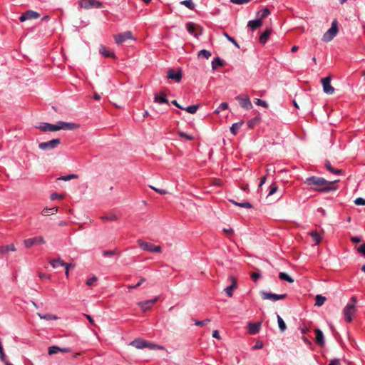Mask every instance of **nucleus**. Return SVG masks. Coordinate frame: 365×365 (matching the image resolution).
<instances>
[{
  "label": "nucleus",
  "instance_id": "nucleus-1",
  "mask_svg": "<svg viewBox=\"0 0 365 365\" xmlns=\"http://www.w3.org/2000/svg\"><path fill=\"white\" fill-rule=\"evenodd\" d=\"M339 182V180L328 181L326 179L318 176H311L304 180V183L309 185L310 190L324 193L337 190L338 186L336 185V183Z\"/></svg>",
  "mask_w": 365,
  "mask_h": 365
},
{
  "label": "nucleus",
  "instance_id": "nucleus-2",
  "mask_svg": "<svg viewBox=\"0 0 365 365\" xmlns=\"http://www.w3.org/2000/svg\"><path fill=\"white\" fill-rule=\"evenodd\" d=\"M356 304L357 299L355 296H353L351 297L349 302L344 308L343 314L346 322H351L352 321L353 317L355 315L356 312Z\"/></svg>",
  "mask_w": 365,
  "mask_h": 365
},
{
  "label": "nucleus",
  "instance_id": "nucleus-3",
  "mask_svg": "<svg viewBox=\"0 0 365 365\" xmlns=\"http://www.w3.org/2000/svg\"><path fill=\"white\" fill-rule=\"evenodd\" d=\"M338 33V26L336 21L331 23V28L329 29L323 35L322 40L324 42L331 41Z\"/></svg>",
  "mask_w": 365,
  "mask_h": 365
},
{
  "label": "nucleus",
  "instance_id": "nucleus-4",
  "mask_svg": "<svg viewBox=\"0 0 365 365\" xmlns=\"http://www.w3.org/2000/svg\"><path fill=\"white\" fill-rule=\"evenodd\" d=\"M138 246L143 250L150 252H160L162 249L159 245H155L150 242L143 241L142 240H138Z\"/></svg>",
  "mask_w": 365,
  "mask_h": 365
},
{
  "label": "nucleus",
  "instance_id": "nucleus-5",
  "mask_svg": "<svg viewBox=\"0 0 365 365\" xmlns=\"http://www.w3.org/2000/svg\"><path fill=\"white\" fill-rule=\"evenodd\" d=\"M261 297L264 300H271L272 302H276L277 300H282L285 299L287 297V294H274L265 291L261 292Z\"/></svg>",
  "mask_w": 365,
  "mask_h": 365
},
{
  "label": "nucleus",
  "instance_id": "nucleus-6",
  "mask_svg": "<svg viewBox=\"0 0 365 365\" xmlns=\"http://www.w3.org/2000/svg\"><path fill=\"white\" fill-rule=\"evenodd\" d=\"M61 143L59 138H54L47 142H42L38 144V148L43 150H52L56 148Z\"/></svg>",
  "mask_w": 365,
  "mask_h": 365
},
{
  "label": "nucleus",
  "instance_id": "nucleus-7",
  "mask_svg": "<svg viewBox=\"0 0 365 365\" xmlns=\"http://www.w3.org/2000/svg\"><path fill=\"white\" fill-rule=\"evenodd\" d=\"M79 6L83 9H89L93 7L101 8L102 7V3L97 0H81Z\"/></svg>",
  "mask_w": 365,
  "mask_h": 365
},
{
  "label": "nucleus",
  "instance_id": "nucleus-8",
  "mask_svg": "<svg viewBox=\"0 0 365 365\" xmlns=\"http://www.w3.org/2000/svg\"><path fill=\"white\" fill-rule=\"evenodd\" d=\"M235 99L239 102L241 107L245 109L250 110L252 108V104L247 95H241L236 96Z\"/></svg>",
  "mask_w": 365,
  "mask_h": 365
},
{
  "label": "nucleus",
  "instance_id": "nucleus-9",
  "mask_svg": "<svg viewBox=\"0 0 365 365\" xmlns=\"http://www.w3.org/2000/svg\"><path fill=\"white\" fill-rule=\"evenodd\" d=\"M133 34L131 31H126L120 33L114 36V39L118 45H120L128 39H133Z\"/></svg>",
  "mask_w": 365,
  "mask_h": 365
},
{
  "label": "nucleus",
  "instance_id": "nucleus-10",
  "mask_svg": "<svg viewBox=\"0 0 365 365\" xmlns=\"http://www.w3.org/2000/svg\"><path fill=\"white\" fill-rule=\"evenodd\" d=\"M24 243L26 248H30L35 245L44 244L45 240L42 236H38L33 238L26 239L24 240Z\"/></svg>",
  "mask_w": 365,
  "mask_h": 365
},
{
  "label": "nucleus",
  "instance_id": "nucleus-11",
  "mask_svg": "<svg viewBox=\"0 0 365 365\" xmlns=\"http://www.w3.org/2000/svg\"><path fill=\"white\" fill-rule=\"evenodd\" d=\"M39 16V13L33 10H28L20 16L19 20L21 22H24L26 20L38 19Z\"/></svg>",
  "mask_w": 365,
  "mask_h": 365
},
{
  "label": "nucleus",
  "instance_id": "nucleus-12",
  "mask_svg": "<svg viewBox=\"0 0 365 365\" xmlns=\"http://www.w3.org/2000/svg\"><path fill=\"white\" fill-rule=\"evenodd\" d=\"M322 84L323 86L324 92L327 94L331 95L334 92V88L331 86V77L327 76L322 79Z\"/></svg>",
  "mask_w": 365,
  "mask_h": 365
},
{
  "label": "nucleus",
  "instance_id": "nucleus-13",
  "mask_svg": "<svg viewBox=\"0 0 365 365\" xmlns=\"http://www.w3.org/2000/svg\"><path fill=\"white\" fill-rule=\"evenodd\" d=\"M158 297H155L152 299H148L143 302H139L138 303V305L141 308L143 312H146L147 310L150 309L155 303L158 301Z\"/></svg>",
  "mask_w": 365,
  "mask_h": 365
},
{
  "label": "nucleus",
  "instance_id": "nucleus-14",
  "mask_svg": "<svg viewBox=\"0 0 365 365\" xmlns=\"http://www.w3.org/2000/svg\"><path fill=\"white\" fill-rule=\"evenodd\" d=\"M57 127L59 130H75L79 128V125L74 123H66L63 121H58Z\"/></svg>",
  "mask_w": 365,
  "mask_h": 365
},
{
  "label": "nucleus",
  "instance_id": "nucleus-15",
  "mask_svg": "<svg viewBox=\"0 0 365 365\" xmlns=\"http://www.w3.org/2000/svg\"><path fill=\"white\" fill-rule=\"evenodd\" d=\"M229 280L231 282V284L227 286L225 289V292L229 297H232L233 295V290L237 288V280L233 276L229 277Z\"/></svg>",
  "mask_w": 365,
  "mask_h": 365
},
{
  "label": "nucleus",
  "instance_id": "nucleus-16",
  "mask_svg": "<svg viewBox=\"0 0 365 365\" xmlns=\"http://www.w3.org/2000/svg\"><path fill=\"white\" fill-rule=\"evenodd\" d=\"M38 128L44 132L51 131L54 132L58 130V128L57 127V124H51L48 123H41L38 127Z\"/></svg>",
  "mask_w": 365,
  "mask_h": 365
},
{
  "label": "nucleus",
  "instance_id": "nucleus-17",
  "mask_svg": "<svg viewBox=\"0 0 365 365\" xmlns=\"http://www.w3.org/2000/svg\"><path fill=\"white\" fill-rule=\"evenodd\" d=\"M168 78L180 82L182 79V73L180 71L175 72L173 69H170L168 71Z\"/></svg>",
  "mask_w": 365,
  "mask_h": 365
},
{
  "label": "nucleus",
  "instance_id": "nucleus-18",
  "mask_svg": "<svg viewBox=\"0 0 365 365\" xmlns=\"http://www.w3.org/2000/svg\"><path fill=\"white\" fill-rule=\"evenodd\" d=\"M261 327L260 322L249 323L248 324V331L250 334H256L259 333Z\"/></svg>",
  "mask_w": 365,
  "mask_h": 365
},
{
  "label": "nucleus",
  "instance_id": "nucleus-19",
  "mask_svg": "<svg viewBox=\"0 0 365 365\" xmlns=\"http://www.w3.org/2000/svg\"><path fill=\"white\" fill-rule=\"evenodd\" d=\"M324 165H325V168L327 169V170L334 175H344V171L342 170L334 168L332 167L331 163L328 160L326 161Z\"/></svg>",
  "mask_w": 365,
  "mask_h": 365
},
{
  "label": "nucleus",
  "instance_id": "nucleus-20",
  "mask_svg": "<svg viewBox=\"0 0 365 365\" xmlns=\"http://www.w3.org/2000/svg\"><path fill=\"white\" fill-rule=\"evenodd\" d=\"M130 345L135 347L136 349H140L147 346V341L141 339H137L132 341L130 343Z\"/></svg>",
  "mask_w": 365,
  "mask_h": 365
},
{
  "label": "nucleus",
  "instance_id": "nucleus-21",
  "mask_svg": "<svg viewBox=\"0 0 365 365\" xmlns=\"http://www.w3.org/2000/svg\"><path fill=\"white\" fill-rule=\"evenodd\" d=\"M314 331L316 334V342L323 346L325 344L323 332L319 329H316Z\"/></svg>",
  "mask_w": 365,
  "mask_h": 365
},
{
  "label": "nucleus",
  "instance_id": "nucleus-22",
  "mask_svg": "<svg viewBox=\"0 0 365 365\" xmlns=\"http://www.w3.org/2000/svg\"><path fill=\"white\" fill-rule=\"evenodd\" d=\"M154 101L159 104L168 103V101L166 98V96L163 93H160V94H157L155 96Z\"/></svg>",
  "mask_w": 365,
  "mask_h": 365
},
{
  "label": "nucleus",
  "instance_id": "nucleus-23",
  "mask_svg": "<svg viewBox=\"0 0 365 365\" xmlns=\"http://www.w3.org/2000/svg\"><path fill=\"white\" fill-rule=\"evenodd\" d=\"M262 25V21L260 19L250 21L247 24V26L250 27L252 31L255 30Z\"/></svg>",
  "mask_w": 365,
  "mask_h": 365
},
{
  "label": "nucleus",
  "instance_id": "nucleus-24",
  "mask_svg": "<svg viewBox=\"0 0 365 365\" xmlns=\"http://www.w3.org/2000/svg\"><path fill=\"white\" fill-rule=\"evenodd\" d=\"M16 250V249L13 244L0 246V254L1 255H4L9 251L15 252Z\"/></svg>",
  "mask_w": 365,
  "mask_h": 365
},
{
  "label": "nucleus",
  "instance_id": "nucleus-25",
  "mask_svg": "<svg viewBox=\"0 0 365 365\" xmlns=\"http://www.w3.org/2000/svg\"><path fill=\"white\" fill-rule=\"evenodd\" d=\"M49 264L53 268H57L60 266L63 267L66 265V262H64L61 258L53 259L49 261Z\"/></svg>",
  "mask_w": 365,
  "mask_h": 365
},
{
  "label": "nucleus",
  "instance_id": "nucleus-26",
  "mask_svg": "<svg viewBox=\"0 0 365 365\" xmlns=\"http://www.w3.org/2000/svg\"><path fill=\"white\" fill-rule=\"evenodd\" d=\"M99 52L101 54H102L105 57H112V58L115 57L114 53L111 51L108 50L106 48V47H105L104 46H101V48L99 49Z\"/></svg>",
  "mask_w": 365,
  "mask_h": 365
},
{
  "label": "nucleus",
  "instance_id": "nucleus-27",
  "mask_svg": "<svg viewBox=\"0 0 365 365\" xmlns=\"http://www.w3.org/2000/svg\"><path fill=\"white\" fill-rule=\"evenodd\" d=\"M38 316L41 319H45V320H47V321H49V320H56L58 319V317L56 315H53V314H41V313H38L37 314Z\"/></svg>",
  "mask_w": 365,
  "mask_h": 365
},
{
  "label": "nucleus",
  "instance_id": "nucleus-28",
  "mask_svg": "<svg viewBox=\"0 0 365 365\" xmlns=\"http://www.w3.org/2000/svg\"><path fill=\"white\" fill-rule=\"evenodd\" d=\"M270 31L269 29H267L265 31H264L259 36V43L262 44L266 43L267 41V39L269 36Z\"/></svg>",
  "mask_w": 365,
  "mask_h": 365
},
{
  "label": "nucleus",
  "instance_id": "nucleus-29",
  "mask_svg": "<svg viewBox=\"0 0 365 365\" xmlns=\"http://www.w3.org/2000/svg\"><path fill=\"white\" fill-rule=\"evenodd\" d=\"M242 124H243V121H240V122L233 123L230 128L231 133L233 135H236L238 130L242 127Z\"/></svg>",
  "mask_w": 365,
  "mask_h": 365
},
{
  "label": "nucleus",
  "instance_id": "nucleus-30",
  "mask_svg": "<svg viewBox=\"0 0 365 365\" xmlns=\"http://www.w3.org/2000/svg\"><path fill=\"white\" fill-rule=\"evenodd\" d=\"M270 14V11L267 8L262 9V10L257 12V16L259 17L261 20L262 19H265Z\"/></svg>",
  "mask_w": 365,
  "mask_h": 365
},
{
  "label": "nucleus",
  "instance_id": "nucleus-31",
  "mask_svg": "<svg viewBox=\"0 0 365 365\" xmlns=\"http://www.w3.org/2000/svg\"><path fill=\"white\" fill-rule=\"evenodd\" d=\"M232 204L243 208H251L252 205L249 202H237L234 200H230Z\"/></svg>",
  "mask_w": 365,
  "mask_h": 365
},
{
  "label": "nucleus",
  "instance_id": "nucleus-32",
  "mask_svg": "<svg viewBox=\"0 0 365 365\" xmlns=\"http://www.w3.org/2000/svg\"><path fill=\"white\" fill-rule=\"evenodd\" d=\"M101 218L103 221H116L118 220L117 215L113 213L105 215L102 216Z\"/></svg>",
  "mask_w": 365,
  "mask_h": 365
},
{
  "label": "nucleus",
  "instance_id": "nucleus-33",
  "mask_svg": "<svg viewBox=\"0 0 365 365\" xmlns=\"http://www.w3.org/2000/svg\"><path fill=\"white\" fill-rule=\"evenodd\" d=\"M223 66V61L219 57H217L213 59L212 61V68L213 70H215L217 67L222 66Z\"/></svg>",
  "mask_w": 365,
  "mask_h": 365
},
{
  "label": "nucleus",
  "instance_id": "nucleus-34",
  "mask_svg": "<svg viewBox=\"0 0 365 365\" xmlns=\"http://www.w3.org/2000/svg\"><path fill=\"white\" fill-rule=\"evenodd\" d=\"M277 322L280 331L284 332L287 329V326L285 322L279 315H277Z\"/></svg>",
  "mask_w": 365,
  "mask_h": 365
},
{
  "label": "nucleus",
  "instance_id": "nucleus-35",
  "mask_svg": "<svg viewBox=\"0 0 365 365\" xmlns=\"http://www.w3.org/2000/svg\"><path fill=\"white\" fill-rule=\"evenodd\" d=\"M279 278L282 280L287 281L289 283L294 282V279L288 274L285 272H279Z\"/></svg>",
  "mask_w": 365,
  "mask_h": 365
},
{
  "label": "nucleus",
  "instance_id": "nucleus-36",
  "mask_svg": "<svg viewBox=\"0 0 365 365\" xmlns=\"http://www.w3.org/2000/svg\"><path fill=\"white\" fill-rule=\"evenodd\" d=\"M325 301H326L325 297H324L321 294H318L316 296V298H315V305L317 307H321L322 305L324 304Z\"/></svg>",
  "mask_w": 365,
  "mask_h": 365
},
{
  "label": "nucleus",
  "instance_id": "nucleus-37",
  "mask_svg": "<svg viewBox=\"0 0 365 365\" xmlns=\"http://www.w3.org/2000/svg\"><path fill=\"white\" fill-rule=\"evenodd\" d=\"M64 351V352H66V349H60V348H59L58 346H50V347L48 348V354H49L50 355L57 354V353H58V351Z\"/></svg>",
  "mask_w": 365,
  "mask_h": 365
},
{
  "label": "nucleus",
  "instance_id": "nucleus-38",
  "mask_svg": "<svg viewBox=\"0 0 365 365\" xmlns=\"http://www.w3.org/2000/svg\"><path fill=\"white\" fill-rule=\"evenodd\" d=\"M197 108H198L197 105H191L186 108H184L183 110H186L189 113L194 114L197 112Z\"/></svg>",
  "mask_w": 365,
  "mask_h": 365
},
{
  "label": "nucleus",
  "instance_id": "nucleus-39",
  "mask_svg": "<svg viewBox=\"0 0 365 365\" xmlns=\"http://www.w3.org/2000/svg\"><path fill=\"white\" fill-rule=\"evenodd\" d=\"M259 120L260 118L256 116L247 121V125L250 128H253L256 124H257L259 122Z\"/></svg>",
  "mask_w": 365,
  "mask_h": 365
},
{
  "label": "nucleus",
  "instance_id": "nucleus-40",
  "mask_svg": "<svg viewBox=\"0 0 365 365\" xmlns=\"http://www.w3.org/2000/svg\"><path fill=\"white\" fill-rule=\"evenodd\" d=\"M145 348H148L152 350H154V349L163 350V349H164V347L163 346L158 345V344L148 342V341H147V346Z\"/></svg>",
  "mask_w": 365,
  "mask_h": 365
},
{
  "label": "nucleus",
  "instance_id": "nucleus-41",
  "mask_svg": "<svg viewBox=\"0 0 365 365\" xmlns=\"http://www.w3.org/2000/svg\"><path fill=\"white\" fill-rule=\"evenodd\" d=\"M181 4L185 6L187 8L193 10L195 8V4L192 0H184L180 2Z\"/></svg>",
  "mask_w": 365,
  "mask_h": 365
},
{
  "label": "nucleus",
  "instance_id": "nucleus-42",
  "mask_svg": "<svg viewBox=\"0 0 365 365\" xmlns=\"http://www.w3.org/2000/svg\"><path fill=\"white\" fill-rule=\"evenodd\" d=\"M198 56L203 57V58L208 59L211 56V53H210V51H209L207 50L202 49L199 51Z\"/></svg>",
  "mask_w": 365,
  "mask_h": 365
},
{
  "label": "nucleus",
  "instance_id": "nucleus-43",
  "mask_svg": "<svg viewBox=\"0 0 365 365\" xmlns=\"http://www.w3.org/2000/svg\"><path fill=\"white\" fill-rule=\"evenodd\" d=\"M55 212H57V207L44 208L42 210V215L46 216L50 214H53Z\"/></svg>",
  "mask_w": 365,
  "mask_h": 365
},
{
  "label": "nucleus",
  "instance_id": "nucleus-44",
  "mask_svg": "<svg viewBox=\"0 0 365 365\" xmlns=\"http://www.w3.org/2000/svg\"><path fill=\"white\" fill-rule=\"evenodd\" d=\"M223 36L229 41H230L231 43H232L237 48H240V46L239 44L237 43V42L235 40L234 38L231 37L226 32H224L223 33Z\"/></svg>",
  "mask_w": 365,
  "mask_h": 365
},
{
  "label": "nucleus",
  "instance_id": "nucleus-45",
  "mask_svg": "<svg viewBox=\"0 0 365 365\" xmlns=\"http://www.w3.org/2000/svg\"><path fill=\"white\" fill-rule=\"evenodd\" d=\"M77 177L78 176L75 174H71V175H68L61 176L58 178V180H63V181H68L72 179H76V178H77Z\"/></svg>",
  "mask_w": 365,
  "mask_h": 365
},
{
  "label": "nucleus",
  "instance_id": "nucleus-46",
  "mask_svg": "<svg viewBox=\"0 0 365 365\" xmlns=\"http://www.w3.org/2000/svg\"><path fill=\"white\" fill-rule=\"evenodd\" d=\"M228 108V104L225 102L221 103L220 106L215 110V113H219L220 112Z\"/></svg>",
  "mask_w": 365,
  "mask_h": 365
},
{
  "label": "nucleus",
  "instance_id": "nucleus-47",
  "mask_svg": "<svg viewBox=\"0 0 365 365\" xmlns=\"http://www.w3.org/2000/svg\"><path fill=\"white\" fill-rule=\"evenodd\" d=\"M310 235L316 244H319L320 242L321 237L319 233H317V232H311Z\"/></svg>",
  "mask_w": 365,
  "mask_h": 365
},
{
  "label": "nucleus",
  "instance_id": "nucleus-48",
  "mask_svg": "<svg viewBox=\"0 0 365 365\" xmlns=\"http://www.w3.org/2000/svg\"><path fill=\"white\" fill-rule=\"evenodd\" d=\"M63 267H65V274L67 277H68L70 269L74 268L75 264L71 263H66V265H64Z\"/></svg>",
  "mask_w": 365,
  "mask_h": 365
},
{
  "label": "nucleus",
  "instance_id": "nucleus-49",
  "mask_svg": "<svg viewBox=\"0 0 365 365\" xmlns=\"http://www.w3.org/2000/svg\"><path fill=\"white\" fill-rule=\"evenodd\" d=\"M186 29H187V31L190 34H194L195 31V26L194 24H192V23H187L186 24Z\"/></svg>",
  "mask_w": 365,
  "mask_h": 365
},
{
  "label": "nucleus",
  "instance_id": "nucleus-50",
  "mask_svg": "<svg viewBox=\"0 0 365 365\" xmlns=\"http://www.w3.org/2000/svg\"><path fill=\"white\" fill-rule=\"evenodd\" d=\"M210 321H211L210 319H206L202 320V321L195 320V324L196 326L202 327V326H205V325L207 324L209 322H210Z\"/></svg>",
  "mask_w": 365,
  "mask_h": 365
},
{
  "label": "nucleus",
  "instance_id": "nucleus-51",
  "mask_svg": "<svg viewBox=\"0 0 365 365\" xmlns=\"http://www.w3.org/2000/svg\"><path fill=\"white\" fill-rule=\"evenodd\" d=\"M255 103L256 105L262 106L263 108L268 107V103L266 101L259 99V98H256Z\"/></svg>",
  "mask_w": 365,
  "mask_h": 365
},
{
  "label": "nucleus",
  "instance_id": "nucleus-52",
  "mask_svg": "<svg viewBox=\"0 0 365 365\" xmlns=\"http://www.w3.org/2000/svg\"><path fill=\"white\" fill-rule=\"evenodd\" d=\"M145 281V279L143 277H141L138 282L137 283V285H129L128 287V289H133L138 287H140L144 282Z\"/></svg>",
  "mask_w": 365,
  "mask_h": 365
},
{
  "label": "nucleus",
  "instance_id": "nucleus-53",
  "mask_svg": "<svg viewBox=\"0 0 365 365\" xmlns=\"http://www.w3.org/2000/svg\"><path fill=\"white\" fill-rule=\"evenodd\" d=\"M0 361L4 362V364L6 362H8L6 359V354H4L3 346H0Z\"/></svg>",
  "mask_w": 365,
  "mask_h": 365
},
{
  "label": "nucleus",
  "instance_id": "nucleus-54",
  "mask_svg": "<svg viewBox=\"0 0 365 365\" xmlns=\"http://www.w3.org/2000/svg\"><path fill=\"white\" fill-rule=\"evenodd\" d=\"M178 135H179L180 137L184 138H185V139H187L188 140H192L193 139V137L192 135H188V134H187V133H185L184 132H182V131H180L178 133Z\"/></svg>",
  "mask_w": 365,
  "mask_h": 365
},
{
  "label": "nucleus",
  "instance_id": "nucleus-55",
  "mask_svg": "<svg viewBox=\"0 0 365 365\" xmlns=\"http://www.w3.org/2000/svg\"><path fill=\"white\" fill-rule=\"evenodd\" d=\"M277 189H278V187L275 184H274V183L272 184L269 187V191L268 195H272L274 193H275L276 191L277 190Z\"/></svg>",
  "mask_w": 365,
  "mask_h": 365
},
{
  "label": "nucleus",
  "instance_id": "nucleus-56",
  "mask_svg": "<svg viewBox=\"0 0 365 365\" xmlns=\"http://www.w3.org/2000/svg\"><path fill=\"white\" fill-rule=\"evenodd\" d=\"M115 255V252L113 250H105L103 252V255L106 257H110Z\"/></svg>",
  "mask_w": 365,
  "mask_h": 365
},
{
  "label": "nucleus",
  "instance_id": "nucleus-57",
  "mask_svg": "<svg viewBox=\"0 0 365 365\" xmlns=\"http://www.w3.org/2000/svg\"><path fill=\"white\" fill-rule=\"evenodd\" d=\"M354 203L357 205H365V199L358 197L355 200Z\"/></svg>",
  "mask_w": 365,
  "mask_h": 365
},
{
  "label": "nucleus",
  "instance_id": "nucleus-58",
  "mask_svg": "<svg viewBox=\"0 0 365 365\" xmlns=\"http://www.w3.org/2000/svg\"><path fill=\"white\" fill-rule=\"evenodd\" d=\"M230 1L232 4L240 5V4L248 3L250 1V0H230Z\"/></svg>",
  "mask_w": 365,
  "mask_h": 365
},
{
  "label": "nucleus",
  "instance_id": "nucleus-59",
  "mask_svg": "<svg viewBox=\"0 0 365 365\" xmlns=\"http://www.w3.org/2000/svg\"><path fill=\"white\" fill-rule=\"evenodd\" d=\"M358 252L362 255L364 257H365V243L361 245L358 247Z\"/></svg>",
  "mask_w": 365,
  "mask_h": 365
},
{
  "label": "nucleus",
  "instance_id": "nucleus-60",
  "mask_svg": "<svg viewBox=\"0 0 365 365\" xmlns=\"http://www.w3.org/2000/svg\"><path fill=\"white\" fill-rule=\"evenodd\" d=\"M63 197V196L62 195H60V194H58V193H53L51 194V199L52 200H57V199H62Z\"/></svg>",
  "mask_w": 365,
  "mask_h": 365
},
{
  "label": "nucleus",
  "instance_id": "nucleus-61",
  "mask_svg": "<svg viewBox=\"0 0 365 365\" xmlns=\"http://www.w3.org/2000/svg\"><path fill=\"white\" fill-rule=\"evenodd\" d=\"M97 280V277H93L90 279H88L87 281H86V284L88 286H92L93 284V283Z\"/></svg>",
  "mask_w": 365,
  "mask_h": 365
},
{
  "label": "nucleus",
  "instance_id": "nucleus-62",
  "mask_svg": "<svg viewBox=\"0 0 365 365\" xmlns=\"http://www.w3.org/2000/svg\"><path fill=\"white\" fill-rule=\"evenodd\" d=\"M150 188H152L155 192H157L158 193L161 194V195H165V194H166L168 192L165 190L155 188V187H154L153 186H150Z\"/></svg>",
  "mask_w": 365,
  "mask_h": 365
},
{
  "label": "nucleus",
  "instance_id": "nucleus-63",
  "mask_svg": "<svg viewBox=\"0 0 365 365\" xmlns=\"http://www.w3.org/2000/svg\"><path fill=\"white\" fill-rule=\"evenodd\" d=\"M262 346H263V343L261 341H257L255 345L253 346V349H259L262 348Z\"/></svg>",
  "mask_w": 365,
  "mask_h": 365
},
{
  "label": "nucleus",
  "instance_id": "nucleus-64",
  "mask_svg": "<svg viewBox=\"0 0 365 365\" xmlns=\"http://www.w3.org/2000/svg\"><path fill=\"white\" fill-rule=\"evenodd\" d=\"M329 365H340V361L338 359H333L330 361Z\"/></svg>",
  "mask_w": 365,
  "mask_h": 365
}]
</instances>
